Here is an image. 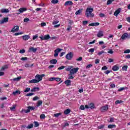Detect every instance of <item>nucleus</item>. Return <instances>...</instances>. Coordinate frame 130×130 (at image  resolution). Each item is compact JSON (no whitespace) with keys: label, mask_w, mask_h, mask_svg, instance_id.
<instances>
[{"label":"nucleus","mask_w":130,"mask_h":130,"mask_svg":"<svg viewBox=\"0 0 130 130\" xmlns=\"http://www.w3.org/2000/svg\"><path fill=\"white\" fill-rule=\"evenodd\" d=\"M72 69H73L72 67H69L66 69V71H67L68 72H69V71H71V70H72Z\"/></svg>","instance_id":"obj_55"},{"label":"nucleus","mask_w":130,"mask_h":130,"mask_svg":"<svg viewBox=\"0 0 130 130\" xmlns=\"http://www.w3.org/2000/svg\"><path fill=\"white\" fill-rule=\"evenodd\" d=\"M67 31H70L72 30V26L71 25H68V27L67 28Z\"/></svg>","instance_id":"obj_58"},{"label":"nucleus","mask_w":130,"mask_h":130,"mask_svg":"<svg viewBox=\"0 0 130 130\" xmlns=\"http://www.w3.org/2000/svg\"><path fill=\"white\" fill-rule=\"evenodd\" d=\"M30 90H31V89L29 87H27L25 88V90H24V92L25 93H28V92H30Z\"/></svg>","instance_id":"obj_36"},{"label":"nucleus","mask_w":130,"mask_h":130,"mask_svg":"<svg viewBox=\"0 0 130 130\" xmlns=\"http://www.w3.org/2000/svg\"><path fill=\"white\" fill-rule=\"evenodd\" d=\"M19 31V26H15L11 30V32H15Z\"/></svg>","instance_id":"obj_8"},{"label":"nucleus","mask_w":130,"mask_h":130,"mask_svg":"<svg viewBox=\"0 0 130 130\" xmlns=\"http://www.w3.org/2000/svg\"><path fill=\"white\" fill-rule=\"evenodd\" d=\"M51 3L52 4L55 5V4H57V3H58V0H52Z\"/></svg>","instance_id":"obj_45"},{"label":"nucleus","mask_w":130,"mask_h":130,"mask_svg":"<svg viewBox=\"0 0 130 130\" xmlns=\"http://www.w3.org/2000/svg\"><path fill=\"white\" fill-rule=\"evenodd\" d=\"M111 3H112L111 0H108L107 3V5H111Z\"/></svg>","instance_id":"obj_64"},{"label":"nucleus","mask_w":130,"mask_h":130,"mask_svg":"<svg viewBox=\"0 0 130 130\" xmlns=\"http://www.w3.org/2000/svg\"><path fill=\"white\" fill-rule=\"evenodd\" d=\"M93 65L92 64H89L86 66V69H90V68H92Z\"/></svg>","instance_id":"obj_54"},{"label":"nucleus","mask_w":130,"mask_h":130,"mask_svg":"<svg viewBox=\"0 0 130 130\" xmlns=\"http://www.w3.org/2000/svg\"><path fill=\"white\" fill-rule=\"evenodd\" d=\"M1 13H10V10L8 9H2L1 10Z\"/></svg>","instance_id":"obj_13"},{"label":"nucleus","mask_w":130,"mask_h":130,"mask_svg":"<svg viewBox=\"0 0 130 130\" xmlns=\"http://www.w3.org/2000/svg\"><path fill=\"white\" fill-rule=\"evenodd\" d=\"M100 62V60H99V59H95V64H97L99 63Z\"/></svg>","instance_id":"obj_56"},{"label":"nucleus","mask_w":130,"mask_h":130,"mask_svg":"<svg viewBox=\"0 0 130 130\" xmlns=\"http://www.w3.org/2000/svg\"><path fill=\"white\" fill-rule=\"evenodd\" d=\"M128 37V34L127 33H124L121 37V39L124 40L125 38H127Z\"/></svg>","instance_id":"obj_15"},{"label":"nucleus","mask_w":130,"mask_h":130,"mask_svg":"<svg viewBox=\"0 0 130 130\" xmlns=\"http://www.w3.org/2000/svg\"><path fill=\"white\" fill-rule=\"evenodd\" d=\"M21 79H22V77H17V78L12 79V81H13L14 82H18V81H20Z\"/></svg>","instance_id":"obj_23"},{"label":"nucleus","mask_w":130,"mask_h":130,"mask_svg":"<svg viewBox=\"0 0 130 130\" xmlns=\"http://www.w3.org/2000/svg\"><path fill=\"white\" fill-rule=\"evenodd\" d=\"M33 95H34V92H29V93H27L26 95V96H27V97H29V96H33Z\"/></svg>","instance_id":"obj_43"},{"label":"nucleus","mask_w":130,"mask_h":130,"mask_svg":"<svg viewBox=\"0 0 130 130\" xmlns=\"http://www.w3.org/2000/svg\"><path fill=\"white\" fill-rule=\"evenodd\" d=\"M64 83H65V85H66V86H70V85H71V80H67L65 81Z\"/></svg>","instance_id":"obj_24"},{"label":"nucleus","mask_w":130,"mask_h":130,"mask_svg":"<svg viewBox=\"0 0 130 130\" xmlns=\"http://www.w3.org/2000/svg\"><path fill=\"white\" fill-rule=\"evenodd\" d=\"M61 115V113H56L54 114V116L55 117H58V116H60V115Z\"/></svg>","instance_id":"obj_40"},{"label":"nucleus","mask_w":130,"mask_h":130,"mask_svg":"<svg viewBox=\"0 0 130 130\" xmlns=\"http://www.w3.org/2000/svg\"><path fill=\"white\" fill-rule=\"evenodd\" d=\"M89 108H90L91 109H94V108H95V105H94L93 104H90Z\"/></svg>","instance_id":"obj_32"},{"label":"nucleus","mask_w":130,"mask_h":130,"mask_svg":"<svg viewBox=\"0 0 130 130\" xmlns=\"http://www.w3.org/2000/svg\"><path fill=\"white\" fill-rule=\"evenodd\" d=\"M33 101H36L39 100V97L36 96L32 99Z\"/></svg>","instance_id":"obj_46"},{"label":"nucleus","mask_w":130,"mask_h":130,"mask_svg":"<svg viewBox=\"0 0 130 130\" xmlns=\"http://www.w3.org/2000/svg\"><path fill=\"white\" fill-rule=\"evenodd\" d=\"M74 74H72L70 73V74L68 75V78L69 80H72V79L74 78V76H73Z\"/></svg>","instance_id":"obj_30"},{"label":"nucleus","mask_w":130,"mask_h":130,"mask_svg":"<svg viewBox=\"0 0 130 130\" xmlns=\"http://www.w3.org/2000/svg\"><path fill=\"white\" fill-rule=\"evenodd\" d=\"M108 69L107 66H104L102 68V71L106 70Z\"/></svg>","instance_id":"obj_59"},{"label":"nucleus","mask_w":130,"mask_h":130,"mask_svg":"<svg viewBox=\"0 0 130 130\" xmlns=\"http://www.w3.org/2000/svg\"><path fill=\"white\" fill-rule=\"evenodd\" d=\"M28 51L29 52L31 51H32V52H36V51H37V48L31 47L30 48H29Z\"/></svg>","instance_id":"obj_11"},{"label":"nucleus","mask_w":130,"mask_h":130,"mask_svg":"<svg viewBox=\"0 0 130 130\" xmlns=\"http://www.w3.org/2000/svg\"><path fill=\"white\" fill-rule=\"evenodd\" d=\"M122 71H126L127 70V66H124L122 68Z\"/></svg>","instance_id":"obj_38"},{"label":"nucleus","mask_w":130,"mask_h":130,"mask_svg":"<svg viewBox=\"0 0 130 130\" xmlns=\"http://www.w3.org/2000/svg\"><path fill=\"white\" fill-rule=\"evenodd\" d=\"M118 70H119V68L117 66H114L112 68V70L114 71V72H116V71H118Z\"/></svg>","instance_id":"obj_22"},{"label":"nucleus","mask_w":130,"mask_h":130,"mask_svg":"<svg viewBox=\"0 0 130 130\" xmlns=\"http://www.w3.org/2000/svg\"><path fill=\"white\" fill-rule=\"evenodd\" d=\"M27 59H28V58L27 57L21 58V60H27Z\"/></svg>","instance_id":"obj_61"},{"label":"nucleus","mask_w":130,"mask_h":130,"mask_svg":"<svg viewBox=\"0 0 130 130\" xmlns=\"http://www.w3.org/2000/svg\"><path fill=\"white\" fill-rule=\"evenodd\" d=\"M83 11H84V9H80L79 10L75 12V15H82V13H83Z\"/></svg>","instance_id":"obj_10"},{"label":"nucleus","mask_w":130,"mask_h":130,"mask_svg":"<svg viewBox=\"0 0 130 130\" xmlns=\"http://www.w3.org/2000/svg\"><path fill=\"white\" fill-rule=\"evenodd\" d=\"M34 126V124H29L27 126L26 128L30 129V128H32V127H33Z\"/></svg>","instance_id":"obj_31"},{"label":"nucleus","mask_w":130,"mask_h":130,"mask_svg":"<svg viewBox=\"0 0 130 130\" xmlns=\"http://www.w3.org/2000/svg\"><path fill=\"white\" fill-rule=\"evenodd\" d=\"M119 13H120V9H117L115 11L114 13V16H116L117 17V16H118Z\"/></svg>","instance_id":"obj_20"},{"label":"nucleus","mask_w":130,"mask_h":130,"mask_svg":"<svg viewBox=\"0 0 130 130\" xmlns=\"http://www.w3.org/2000/svg\"><path fill=\"white\" fill-rule=\"evenodd\" d=\"M74 56V54L72 52H70L68 54H67L66 56V57L67 59H68L69 60H71L73 58V57Z\"/></svg>","instance_id":"obj_3"},{"label":"nucleus","mask_w":130,"mask_h":130,"mask_svg":"<svg viewBox=\"0 0 130 130\" xmlns=\"http://www.w3.org/2000/svg\"><path fill=\"white\" fill-rule=\"evenodd\" d=\"M26 11H27V9L24 8L19 9V12L20 13H24V12H26Z\"/></svg>","instance_id":"obj_26"},{"label":"nucleus","mask_w":130,"mask_h":130,"mask_svg":"<svg viewBox=\"0 0 130 130\" xmlns=\"http://www.w3.org/2000/svg\"><path fill=\"white\" fill-rule=\"evenodd\" d=\"M100 17H101V18H104V17H105V14H103V13H100L99 14Z\"/></svg>","instance_id":"obj_52"},{"label":"nucleus","mask_w":130,"mask_h":130,"mask_svg":"<svg viewBox=\"0 0 130 130\" xmlns=\"http://www.w3.org/2000/svg\"><path fill=\"white\" fill-rule=\"evenodd\" d=\"M10 110H11V111H15V110H16V105H13V107L10 108Z\"/></svg>","instance_id":"obj_34"},{"label":"nucleus","mask_w":130,"mask_h":130,"mask_svg":"<svg viewBox=\"0 0 130 130\" xmlns=\"http://www.w3.org/2000/svg\"><path fill=\"white\" fill-rule=\"evenodd\" d=\"M43 77H45V75L44 74H42V75H39L37 74L35 76V79L38 81V83H39L41 81H42V78Z\"/></svg>","instance_id":"obj_2"},{"label":"nucleus","mask_w":130,"mask_h":130,"mask_svg":"<svg viewBox=\"0 0 130 130\" xmlns=\"http://www.w3.org/2000/svg\"><path fill=\"white\" fill-rule=\"evenodd\" d=\"M88 23H89V21H88V20H84L82 22L83 26H85V25H87V24H88Z\"/></svg>","instance_id":"obj_33"},{"label":"nucleus","mask_w":130,"mask_h":130,"mask_svg":"<svg viewBox=\"0 0 130 130\" xmlns=\"http://www.w3.org/2000/svg\"><path fill=\"white\" fill-rule=\"evenodd\" d=\"M8 22H9V17H6V18H3L2 20L0 21V24L1 25H2L3 24L8 23Z\"/></svg>","instance_id":"obj_7"},{"label":"nucleus","mask_w":130,"mask_h":130,"mask_svg":"<svg viewBox=\"0 0 130 130\" xmlns=\"http://www.w3.org/2000/svg\"><path fill=\"white\" fill-rule=\"evenodd\" d=\"M49 81L50 82H52L53 81H55V77H51L49 79Z\"/></svg>","instance_id":"obj_47"},{"label":"nucleus","mask_w":130,"mask_h":130,"mask_svg":"<svg viewBox=\"0 0 130 130\" xmlns=\"http://www.w3.org/2000/svg\"><path fill=\"white\" fill-rule=\"evenodd\" d=\"M94 50H95V49L91 48L88 50V51L89 52H91L92 53V52H94Z\"/></svg>","instance_id":"obj_57"},{"label":"nucleus","mask_w":130,"mask_h":130,"mask_svg":"<svg viewBox=\"0 0 130 130\" xmlns=\"http://www.w3.org/2000/svg\"><path fill=\"white\" fill-rule=\"evenodd\" d=\"M18 94H21V92L19 90H16L13 92L12 95H14V96H16V95H17Z\"/></svg>","instance_id":"obj_28"},{"label":"nucleus","mask_w":130,"mask_h":130,"mask_svg":"<svg viewBox=\"0 0 130 130\" xmlns=\"http://www.w3.org/2000/svg\"><path fill=\"white\" fill-rule=\"evenodd\" d=\"M27 108H29V110H34L35 109V107L32 106H28Z\"/></svg>","instance_id":"obj_50"},{"label":"nucleus","mask_w":130,"mask_h":130,"mask_svg":"<svg viewBox=\"0 0 130 130\" xmlns=\"http://www.w3.org/2000/svg\"><path fill=\"white\" fill-rule=\"evenodd\" d=\"M58 23H59V21L54 20L52 22V25H56V24H58Z\"/></svg>","instance_id":"obj_35"},{"label":"nucleus","mask_w":130,"mask_h":130,"mask_svg":"<svg viewBox=\"0 0 130 130\" xmlns=\"http://www.w3.org/2000/svg\"><path fill=\"white\" fill-rule=\"evenodd\" d=\"M114 52L113 50H112V49H109V51H108V53H110V54H113Z\"/></svg>","instance_id":"obj_49"},{"label":"nucleus","mask_w":130,"mask_h":130,"mask_svg":"<svg viewBox=\"0 0 130 130\" xmlns=\"http://www.w3.org/2000/svg\"><path fill=\"white\" fill-rule=\"evenodd\" d=\"M73 5H74V3L71 1H67L64 3V6H73Z\"/></svg>","instance_id":"obj_12"},{"label":"nucleus","mask_w":130,"mask_h":130,"mask_svg":"<svg viewBox=\"0 0 130 130\" xmlns=\"http://www.w3.org/2000/svg\"><path fill=\"white\" fill-rule=\"evenodd\" d=\"M130 53V50L127 49L124 51V53Z\"/></svg>","instance_id":"obj_62"},{"label":"nucleus","mask_w":130,"mask_h":130,"mask_svg":"<svg viewBox=\"0 0 130 130\" xmlns=\"http://www.w3.org/2000/svg\"><path fill=\"white\" fill-rule=\"evenodd\" d=\"M80 109H81V110H85V107L83 105H81L80 107Z\"/></svg>","instance_id":"obj_60"},{"label":"nucleus","mask_w":130,"mask_h":130,"mask_svg":"<svg viewBox=\"0 0 130 130\" xmlns=\"http://www.w3.org/2000/svg\"><path fill=\"white\" fill-rule=\"evenodd\" d=\"M79 71V68H72L70 71V74L74 75V74L77 73V72Z\"/></svg>","instance_id":"obj_5"},{"label":"nucleus","mask_w":130,"mask_h":130,"mask_svg":"<svg viewBox=\"0 0 130 130\" xmlns=\"http://www.w3.org/2000/svg\"><path fill=\"white\" fill-rule=\"evenodd\" d=\"M126 87H121L120 88H119L118 91L119 92H121V91H123L124 90H125Z\"/></svg>","instance_id":"obj_44"},{"label":"nucleus","mask_w":130,"mask_h":130,"mask_svg":"<svg viewBox=\"0 0 130 130\" xmlns=\"http://www.w3.org/2000/svg\"><path fill=\"white\" fill-rule=\"evenodd\" d=\"M34 123H35V127H38V126H39V123H38V122L35 121Z\"/></svg>","instance_id":"obj_42"},{"label":"nucleus","mask_w":130,"mask_h":130,"mask_svg":"<svg viewBox=\"0 0 130 130\" xmlns=\"http://www.w3.org/2000/svg\"><path fill=\"white\" fill-rule=\"evenodd\" d=\"M28 82L29 83H30V84H37V83H38V81H37L36 78L31 80H29Z\"/></svg>","instance_id":"obj_16"},{"label":"nucleus","mask_w":130,"mask_h":130,"mask_svg":"<svg viewBox=\"0 0 130 130\" xmlns=\"http://www.w3.org/2000/svg\"><path fill=\"white\" fill-rule=\"evenodd\" d=\"M25 50L24 49H22V50H20L19 51V53H25Z\"/></svg>","instance_id":"obj_63"},{"label":"nucleus","mask_w":130,"mask_h":130,"mask_svg":"<svg viewBox=\"0 0 130 130\" xmlns=\"http://www.w3.org/2000/svg\"><path fill=\"white\" fill-rule=\"evenodd\" d=\"M71 112V110L70 109H68L64 111V114L66 115L69 114Z\"/></svg>","instance_id":"obj_29"},{"label":"nucleus","mask_w":130,"mask_h":130,"mask_svg":"<svg viewBox=\"0 0 130 130\" xmlns=\"http://www.w3.org/2000/svg\"><path fill=\"white\" fill-rule=\"evenodd\" d=\"M23 21L24 23H27V22H29V21H30V19L29 18H25Z\"/></svg>","instance_id":"obj_53"},{"label":"nucleus","mask_w":130,"mask_h":130,"mask_svg":"<svg viewBox=\"0 0 130 130\" xmlns=\"http://www.w3.org/2000/svg\"><path fill=\"white\" fill-rule=\"evenodd\" d=\"M103 32L101 30H100L98 32V34H97V37H99L100 38L103 37Z\"/></svg>","instance_id":"obj_17"},{"label":"nucleus","mask_w":130,"mask_h":130,"mask_svg":"<svg viewBox=\"0 0 130 130\" xmlns=\"http://www.w3.org/2000/svg\"><path fill=\"white\" fill-rule=\"evenodd\" d=\"M99 25H100V23H99V22H94V23L89 24L88 26H99Z\"/></svg>","instance_id":"obj_19"},{"label":"nucleus","mask_w":130,"mask_h":130,"mask_svg":"<svg viewBox=\"0 0 130 130\" xmlns=\"http://www.w3.org/2000/svg\"><path fill=\"white\" fill-rule=\"evenodd\" d=\"M40 38L41 40H48V39H50V36L49 35H45L43 36L40 37Z\"/></svg>","instance_id":"obj_6"},{"label":"nucleus","mask_w":130,"mask_h":130,"mask_svg":"<svg viewBox=\"0 0 130 130\" xmlns=\"http://www.w3.org/2000/svg\"><path fill=\"white\" fill-rule=\"evenodd\" d=\"M37 91H39V87H34L30 90L31 92H36Z\"/></svg>","instance_id":"obj_27"},{"label":"nucleus","mask_w":130,"mask_h":130,"mask_svg":"<svg viewBox=\"0 0 130 130\" xmlns=\"http://www.w3.org/2000/svg\"><path fill=\"white\" fill-rule=\"evenodd\" d=\"M122 101L121 100H117L115 101L116 104H120V103H122Z\"/></svg>","instance_id":"obj_41"},{"label":"nucleus","mask_w":130,"mask_h":130,"mask_svg":"<svg viewBox=\"0 0 130 130\" xmlns=\"http://www.w3.org/2000/svg\"><path fill=\"white\" fill-rule=\"evenodd\" d=\"M40 117L41 119H44V118H45V115L44 114H42L40 116Z\"/></svg>","instance_id":"obj_48"},{"label":"nucleus","mask_w":130,"mask_h":130,"mask_svg":"<svg viewBox=\"0 0 130 130\" xmlns=\"http://www.w3.org/2000/svg\"><path fill=\"white\" fill-rule=\"evenodd\" d=\"M7 69H9V65L6 64L2 67V68L1 69V72H3L5 70H7Z\"/></svg>","instance_id":"obj_14"},{"label":"nucleus","mask_w":130,"mask_h":130,"mask_svg":"<svg viewBox=\"0 0 130 130\" xmlns=\"http://www.w3.org/2000/svg\"><path fill=\"white\" fill-rule=\"evenodd\" d=\"M115 125L114 124H110L108 126V128H113V127H115Z\"/></svg>","instance_id":"obj_37"},{"label":"nucleus","mask_w":130,"mask_h":130,"mask_svg":"<svg viewBox=\"0 0 130 130\" xmlns=\"http://www.w3.org/2000/svg\"><path fill=\"white\" fill-rule=\"evenodd\" d=\"M61 50H62V49H60V48H57L56 50H54V57H56L58 56V53L60 52L61 51Z\"/></svg>","instance_id":"obj_4"},{"label":"nucleus","mask_w":130,"mask_h":130,"mask_svg":"<svg viewBox=\"0 0 130 130\" xmlns=\"http://www.w3.org/2000/svg\"><path fill=\"white\" fill-rule=\"evenodd\" d=\"M42 105V101H38L36 107H39V106H41Z\"/></svg>","instance_id":"obj_25"},{"label":"nucleus","mask_w":130,"mask_h":130,"mask_svg":"<svg viewBox=\"0 0 130 130\" xmlns=\"http://www.w3.org/2000/svg\"><path fill=\"white\" fill-rule=\"evenodd\" d=\"M98 128H99V129H103V128H104V125H101L98 126Z\"/></svg>","instance_id":"obj_39"},{"label":"nucleus","mask_w":130,"mask_h":130,"mask_svg":"<svg viewBox=\"0 0 130 130\" xmlns=\"http://www.w3.org/2000/svg\"><path fill=\"white\" fill-rule=\"evenodd\" d=\"M68 24H69V25H73V24H74V21L71 20H69Z\"/></svg>","instance_id":"obj_51"},{"label":"nucleus","mask_w":130,"mask_h":130,"mask_svg":"<svg viewBox=\"0 0 130 130\" xmlns=\"http://www.w3.org/2000/svg\"><path fill=\"white\" fill-rule=\"evenodd\" d=\"M93 12V8H87L85 12V16L87 18L90 17V14Z\"/></svg>","instance_id":"obj_1"},{"label":"nucleus","mask_w":130,"mask_h":130,"mask_svg":"<svg viewBox=\"0 0 130 130\" xmlns=\"http://www.w3.org/2000/svg\"><path fill=\"white\" fill-rule=\"evenodd\" d=\"M29 38H30V36H29L28 35H25V36H22V39L25 41H27V40L29 39Z\"/></svg>","instance_id":"obj_18"},{"label":"nucleus","mask_w":130,"mask_h":130,"mask_svg":"<svg viewBox=\"0 0 130 130\" xmlns=\"http://www.w3.org/2000/svg\"><path fill=\"white\" fill-rule=\"evenodd\" d=\"M107 110H108V105L103 106L101 108V111L102 112H104L105 111H107Z\"/></svg>","instance_id":"obj_9"},{"label":"nucleus","mask_w":130,"mask_h":130,"mask_svg":"<svg viewBox=\"0 0 130 130\" xmlns=\"http://www.w3.org/2000/svg\"><path fill=\"white\" fill-rule=\"evenodd\" d=\"M50 62L52 64H56V62H57V60H56V59H53L50 60Z\"/></svg>","instance_id":"obj_21"}]
</instances>
